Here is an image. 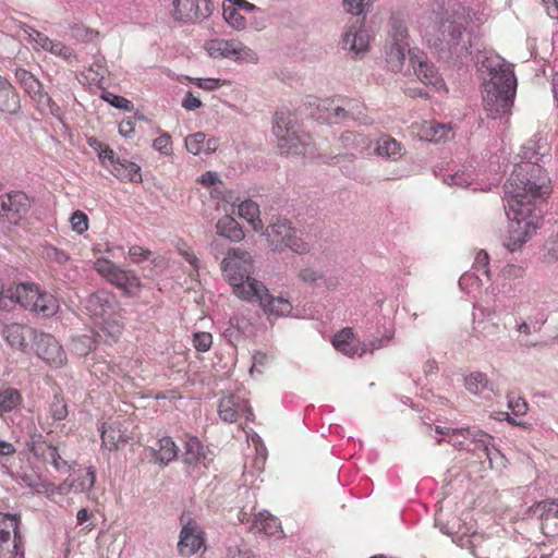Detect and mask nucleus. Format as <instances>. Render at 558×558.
<instances>
[{"label":"nucleus","instance_id":"f257e3e1","mask_svg":"<svg viewBox=\"0 0 558 558\" xmlns=\"http://www.w3.org/2000/svg\"><path fill=\"white\" fill-rule=\"evenodd\" d=\"M517 163L505 183V201L508 216L513 221L504 246L514 253L539 228L542 215L536 210V201L551 192L550 179L545 165L551 160L550 146L544 138L527 141L520 151Z\"/></svg>","mask_w":558,"mask_h":558},{"label":"nucleus","instance_id":"a878e982","mask_svg":"<svg viewBox=\"0 0 558 558\" xmlns=\"http://www.w3.org/2000/svg\"><path fill=\"white\" fill-rule=\"evenodd\" d=\"M332 344L336 350L352 356L357 353L359 347L355 343L354 335L351 328H344L333 336Z\"/></svg>","mask_w":558,"mask_h":558},{"label":"nucleus","instance_id":"b1692460","mask_svg":"<svg viewBox=\"0 0 558 558\" xmlns=\"http://www.w3.org/2000/svg\"><path fill=\"white\" fill-rule=\"evenodd\" d=\"M299 278L302 282L312 288L333 289L336 287L333 279L327 278L322 271L311 267L301 269Z\"/></svg>","mask_w":558,"mask_h":558},{"label":"nucleus","instance_id":"4468645a","mask_svg":"<svg viewBox=\"0 0 558 558\" xmlns=\"http://www.w3.org/2000/svg\"><path fill=\"white\" fill-rule=\"evenodd\" d=\"M240 413H243L247 421L254 420V413L245 399L234 393L225 395L220 399L218 414L223 422H236Z\"/></svg>","mask_w":558,"mask_h":558},{"label":"nucleus","instance_id":"bf43d9fd","mask_svg":"<svg viewBox=\"0 0 558 558\" xmlns=\"http://www.w3.org/2000/svg\"><path fill=\"white\" fill-rule=\"evenodd\" d=\"M50 414L54 421H62L68 416V407L63 399L54 396V399L50 404Z\"/></svg>","mask_w":558,"mask_h":558},{"label":"nucleus","instance_id":"6ab92c4d","mask_svg":"<svg viewBox=\"0 0 558 558\" xmlns=\"http://www.w3.org/2000/svg\"><path fill=\"white\" fill-rule=\"evenodd\" d=\"M40 289L32 282H22L16 286L9 287V295L15 296V303L21 304L26 310L34 312L36 300Z\"/></svg>","mask_w":558,"mask_h":558},{"label":"nucleus","instance_id":"423d86ee","mask_svg":"<svg viewBox=\"0 0 558 558\" xmlns=\"http://www.w3.org/2000/svg\"><path fill=\"white\" fill-rule=\"evenodd\" d=\"M264 234L274 251L282 252L288 248L300 255L310 251L308 244L298 235L296 229L287 218L277 217L268 225Z\"/></svg>","mask_w":558,"mask_h":558},{"label":"nucleus","instance_id":"338daca9","mask_svg":"<svg viewBox=\"0 0 558 558\" xmlns=\"http://www.w3.org/2000/svg\"><path fill=\"white\" fill-rule=\"evenodd\" d=\"M129 255L135 263L147 260L151 255V252L138 245H133L129 250Z\"/></svg>","mask_w":558,"mask_h":558},{"label":"nucleus","instance_id":"de8ad7c7","mask_svg":"<svg viewBox=\"0 0 558 558\" xmlns=\"http://www.w3.org/2000/svg\"><path fill=\"white\" fill-rule=\"evenodd\" d=\"M100 97L101 99L110 104L112 107L122 109L128 112L132 111L134 108L131 100L122 96L116 95L113 93H110L108 90H104Z\"/></svg>","mask_w":558,"mask_h":558},{"label":"nucleus","instance_id":"58836bf2","mask_svg":"<svg viewBox=\"0 0 558 558\" xmlns=\"http://www.w3.org/2000/svg\"><path fill=\"white\" fill-rule=\"evenodd\" d=\"M241 9L232 5H223L222 15L228 25L236 31H242L247 25V20L240 13Z\"/></svg>","mask_w":558,"mask_h":558},{"label":"nucleus","instance_id":"393cba45","mask_svg":"<svg viewBox=\"0 0 558 558\" xmlns=\"http://www.w3.org/2000/svg\"><path fill=\"white\" fill-rule=\"evenodd\" d=\"M251 529L258 533L274 536L280 531V522L269 512H259L254 517Z\"/></svg>","mask_w":558,"mask_h":558},{"label":"nucleus","instance_id":"9d476101","mask_svg":"<svg viewBox=\"0 0 558 558\" xmlns=\"http://www.w3.org/2000/svg\"><path fill=\"white\" fill-rule=\"evenodd\" d=\"M37 355L50 366L60 368L66 363V354L57 339L46 332L31 330Z\"/></svg>","mask_w":558,"mask_h":558},{"label":"nucleus","instance_id":"9b49d317","mask_svg":"<svg viewBox=\"0 0 558 558\" xmlns=\"http://www.w3.org/2000/svg\"><path fill=\"white\" fill-rule=\"evenodd\" d=\"M172 17L182 23H198L213 13L211 0H173Z\"/></svg>","mask_w":558,"mask_h":558},{"label":"nucleus","instance_id":"4c0bfd02","mask_svg":"<svg viewBox=\"0 0 558 558\" xmlns=\"http://www.w3.org/2000/svg\"><path fill=\"white\" fill-rule=\"evenodd\" d=\"M22 402L21 392L15 388H7L0 391V414L11 412Z\"/></svg>","mask_w":558,"mask_h":558},{"label":"nucleus","instance_id":"ddd939ff","mask_svg":"<svg viewBox=\"0 0 558 558\" xmlns=\"http://www.w3.org/2000/svg\"><path fill=\"white\" fill-rule=\"evenodd\" d=\"M205 49L211 58L230 59L233 61L246 60L252 50L236 40L211 39L205 44Z\"/></svg>","mask_w":558,"mask_h":558},{"label":"nucleus","instance_id":"774afa93","mask_svg":"<svg viewBox=\"0 0 558 558\" xmlns=\"http://www.w3.org/2000/svg\"><path fill=\"white\" fill-rule=\"evenodd\" d=\"M28 35H29L32 41L37 47H40L44 50H46V48L50 45L51 39L48 36H46L45 34H43L36 29L32 28V32L28 33Z\"/></svg>","mask_w":558,"mask_h":558},{"label":"nucleus","instance_id":"bb28decb","mask_svg":"<svg viewBox=\"0 0 558 558\" xmlns=\"http://www.w3.org/2000/svg\"><path fill=\"white\" fill-rule=\"evenodd\" d=\"M3 338L13 349L24 351L27 347L25 328L20 324L5 325L1 331Z\"/></svg>","mask_w":558,"mask_h":558},{"label":"nucleus","instance_id":"0eeeda50","mask_svg":"<svg viewBox=\"0 0 558 558\" xmlns=\"http://www.w3.org/2000/svg\"><path fill=\"white\" fill-rule=\"evenodd\" d=\"M238 291L243 295V301L257 302L268 318L289 316L293 310L290 300L281 295L275 296L270 294L268 288L263 282L255 283V286L247 290V293L243 292V289H238Z\"/></svg>","mask_w":558,"mask_h":558},{"label":"nucleus","instance_id":"052dcab7","mask_svg":"<svg viewBox=\"0 0 558 558\" xmlns=\"http://www.w3.org/2000/svg\"><path fill=\"white\" fill-rule=\"evenodd\" d=\"M213 344V336L209 332H196L193 336V345L199 352H206Z\"/></svg>","mask_w":558,"mask_h":558},{"label":"nucleus","instance_id":"6e6d98bb","mask_svg":"<svg viewBox=\"0 0 558 558\" xmlns=\"http://www.w3.org/2000/svg\"><path fill=\"white\" fill-rule=\"evenodd\" d=\"M46 51L50 53L61 57L64 60H71L74 57V51L72 48L65 46L60 41H54L51 39L50 45L46 48Z\"/></svg>","mask_w":558,"mask_h":558},{"label":"nucleus","instance_id":"49530a36","mask_svg":"<svg viewBox=\"0 0 558 558\" xmlns=\"http://www.w3.org/2000/svg\"><path fill=\"white\" fill-rule=\"evenodd\" d=\"M43 258L49 263L62 266L70 259V256L66 252L53 245H45L43 250Z\"/></svg>","mask_w":558,"mask_h":558},{"label":"nucleus","instance_id":"412c9836","mask_svg":"<svg viewBox=\"0 0 558 558\" xmlns=\"http://www.w3.org/2000/svg\"><path fill=\"white\" fill-rule=\"evenodd\" d=\"M21 109L20 96L13 85L0 76V111L16 114Z\"/></svg>","mask_w":558,"mask_h":558},{"label":"nucleus","instance_id":"0e129e2a","mask_svg":"<svg viewBox=\"0 0 558 558\" xmlns=\"http://www.w3.org/2000/svg\"><path fill=\"white\" fill-rule=\"evenodd\" d=\"M88 71L93 73L90 80L94 82L101 83L105 78L106 68H105V59L99 58L95 60L88 68Z\"/></svg>","mask_w":558,"mask_h":558},{"label":"nucleus","instance_id":"ea45409f","mask_svg":"<svg viewBox=\"0 0 558 558\" xmlns=\"http://www.w3.org/2000/svg\"><path fill=\"white\" fill-rule=\"evenodd\" d=\"M239 215L246 219L251 225H253V228L255 230H258V225H260V220L258 218L259 216V206L251 201V199H246V201H243L240 205H239Z\"/></svg>","mask_w":558,"mask_h":558},{"label":"nucleus","instance_id":"aec40b11","mask_svg":"<svg viewBox=\"0 0 558 558\" xmlns=\"http://www.w3.org/2000/svg\"><path fill=\"white\" fill-rule=\"evenodd\" d=\"M183 461L186 464L198 465L203 464L207 468L211 458L208 456L207 450L196 437H190L184 444Z\"/></svg>","mask_w":558,"mask_h":558},{"label":"nucleus","instance_id":"7ed1b4c3","mask_svg":"<svg viewBox=\"0 0 558 558\" xmlns=\"http://www.w3.org/2000/svg\"><path fill=\"white\" fill-rule=\"evenodd\" d=\"M465 27L451 14L428 16L421 23V32L428 47L439 59H464L471 54L470 40L464 35Z\"/></svg>","mask_w":558,"mask_h":558},{"label":"nucleus","instance_id":"37998d69","mask_svg":"<svg viewBox=\"0 0 558 558\" xmlns=\"http://www.w3.org/2000/svg\"><path fill=\"white\" fill-rule=\"evenodd\" d=\"M342 99H343L344 106L347 108V113L349 114V117L352 121L360 122L363 124L368 123L367 118L364 114L365 107L363 104H361L359 100L352 99V98H342Z\"/></svg>","mask_w":558,"mask_h":558},{"label":"nucleus","instance_id":"c03bdc74","mask_svg":"<svg viewBox=\"0 0 558 558\" xmlns=\"http://www.w3.org/2000/svg\"><path fill=\"white\" fill-rule=\"evenodd\" d=\"M73 486L75 493L89 492L96 482V474L93 468H88L83 476L73 477Z\"/></svg>","mask_w":558,"mask_h":558},{"label":"nucleus","instance_id":"680f3d73","mask_svg":"<svg viewBox=\"0 0 558 558\" xmlns=\"http://www.w3.org/2000/svg\"><path fill=\"white\" fill-rule=\"evenodd\" d=\"M153 147L163 155H170L172 153L171 136L168 133H162L154 140Z\"/></svg>","mask_w":558,"mask_h":558},{"label":"nucleus","instance_id":"69168bd1","mask_svg":"<svg viewBox=\"0 0 558 558\" xmlns=\"http://www.w3.org/2000/svg\"><path fill=\"white\" fill-rule=\"evenodd\" d=\"M192 82L197 87L205 89V90H215L222 85V83L219 78H210V77H207V78L196 77V78H192Z\"/></svg>","mask_w":558,"mask_h":558},{"label":"nucleus","instance_id":"864d4df0","mask_svg":"<svg viewBox=\"0 0 558 558\" xmlns=\"http://www.w3.org/2000/svg\"><path fill=\"white\" fill-rule=\"evenodd\" d=\"M205 144V133L196 132L194 134L189 135L185 138V147L189 153L193 155H198L203 150V145Z\"/></svg>","mask_w":558,"mask_h":558},{"label":"nucleus","instance_id":"cd10ccee","mask_svg":"<svg viewBox=\"0 0 558 558\" xmlns=\"http://www.w3.org/2000/svg\"><path fill=\"white\" fill-rule=\"evenodd\" d=\"M377 155L397 160L403 155V148L401 144L390 135L381 136L376 144L375 148Z\"/></svg>","mask_w":558,"mask_h":558},{"label":"nucleus","instance_id":"f704fd0d","mask_svg":"<svg viewBox=\"0 0 558 558\" xmlns=\"http://www.w3.org/2000/svg\"><path fill=\"white\" fill-rule=\"evenodd\" d=\"M36 104L37 108L41 113H49L53 117L60 118L61 109L49 96L48 93L44 92V88H39L36 95L29 96Z\"/></svg>","mask_w":558,"mask_h":558},{"label":"nucleus","instance_id":"f03ea898","mask_svg":"<svg viewBox=\"0 0 558 558\" xmlns=\"http://www.w3.org/2000/svg\"><path fill=\"white\" fill-rule=\"evenodd\" d=\"M480 72L484 81L483 106L487 117L508 119L517 93L513 65L498 54H490L481 61Z\"/></svg>","mask_w":558,"mask_h":558},{"label":"nucleus","instance_id":"09e8293b","mask_svg":"<svg viewBox=\"0 0 558 558\" xmlns=\"http://www.w3.org/2000/svg\"><path fill=\"white\" fill-rule=\"evenodd\" d=\"M361 39V34L357 33L354 27H350L345 31V33L342 35L341 44L343 49H349L351 51H354L355 53H359L363 51L362 46H357V40Z\"/></svg>","mask_w":558,"mask_h":558},{"label":"nucleus","instance_id":"c9c22d12","mask_svg":"<svg viewBox=\"0 0 558 558\" xmlns=\"http://www.w3.org/2000/svg\"><path fill=\"white\" fill-rule=\"evenodd\" d=\"M156 458L163 464H168L178 456V447L171 437H162L157 442Z\"/></svg>","mask_w":558,"mask_h":558},{"label":"nucleus","instance_id":"603ef678","mask_svg":"<svg viewBox=\"0 0 558 558\" xmlns=\"http://www.w3.org/2000/svg\"><path fill=\"white\" fill-rule=\"evenodd\" d=\"M508 408L511 410L513 415L521 416L526 414L529 407L526 401L514 392H510L507 396Z\"/></svg>","mask_w":558,"mask_h":558},{"label":"nucleus","instance_id":"2f4dec72","mask_svg":"<svg viewBox=\"0 0 558 558\" xmlns=\"http://www.w3.org/2000/svg\"><path fill=\"white\" fill-rule=\"evenodd\" d=\"M15 78L28 96L36 95L43 87L41 82L33 73L22 68L15 69Z\"/></svg>","mask_w":558,"mask_h":558},{"label":"nucleus","instance_id":"13d9d810","mask_svg":"<svg viewBox=\"0 0 558 558\" xmlns=\"http://www.w3.org/2000/svg\"><path fill=\"white\" fill-rule=\"evenodd\" d=\"M72 229L78 234L84 233L88 229V217L85 213L76 210L70 218Z\"/></svg>","mask_w":558,"mask_h":558},{"label":"nucleus","instance_id":"a18cd8bd","mask_svg":"<svg viewBox=\"0 0 558 558\" xmlns=\"http://www.w3.org/2000/svg\"><path fill=\"white\" fill-rule=\"evenodd\" d=\"M95 343L92 336L82 335L73 339L72 350L78 356H86L95 348Z\"/></svg>","mask_w":558,"mask_h":558},{"label":"nucleus","instance_id":"dca6fc26","mask_svg":"<svg viewBox=\"0 0 558 558\" xmlns=\"http://www.w3.org/2000/svg\"><path fill=\"white\" fill-rule=\"evenodd\" d=\"M86 310L92 316L102 319L109 316H116L120 311V305L112 293L106 290H99L88 296Z\"/></svg>","mask_w":558,"mask_h":558},{"label":"nucleus","instance_id":"5fc2aeb1","mask_svg":"<svg viewBox=\"0 0 558 558\" xmlns=\"http://www.w3.org/2000/svg\"><path fill=\"white\" fill-rule=\"evenodd\" d=\"M444 182L448 185L460 187L469 186L472 182V175L465 171H458L444 177Z\"/></svg>","mask_w":558,"mask_h":558},{"label":"nucleus","instance_id":"f8f14e48","mask_svg":"<svg viewBox=\"0 0 558 558\" xmlns=\"http://www.w3.org/2000/svg\"><path fill=\"white\" fill-rule=\"evenodd\" d=\"M182 529L177 545L182 557H190L197 553L205 543V533L199 524L192 518L182 515L180 519Z\"/></svg>","mask_w":558,"mask_h":558},{"label":"nucleus","instance_id":"a211bd4d","mask_svg":"<svg viewBox=\"0 0 558 558\" xmlns=\"http://www.w3.org/2000/svg\"><path fill=\"white\" fill-rule=\"evenodd\" d=\"M318 120L327 124H338L350 121L343 99L341 97L323 100L317 105Z\"/></svg>","mask_w":558,"mask_h":558},{"label":"nucleus","instance_id":"39448f33","mask_svg":"<svg viewBox=\"0 0 558 558\" xmlns=\"http://www.w3.org/2000/svg\"><path fill=\"white\" fill-rule=\"evenodd\" d=\"M274 134L278 140L281 155H305L310 145V136L301 131L290 112H277Z\"/></svg>","mask_w":558,"mask_h":558},{"label":"nucleus","instance_id":"e2e57ef3","mask_svg":"<svg viewBox=\"0 0 558 558\" xmlns=\"http://www.w3.org/2000/svg\"><path fill=\"white\" fill-rule=\"evenodd\" d=\"M41 434L34 433L31 434L28 439L26 440V447L35 456L41 454V452L46 449V446L48 445L45 441H41Z\"/></svg>","mask_w":558,"mask_h":558},{"label":"nucleus","instance_id":"a19ab883","mask_svg":"<svg viewBox=\"0 0 558 558\" xmlns=\"http://www.w3.org/2000/svg\"><path fill=\"white\" fill-rule=\"evenodd\" d=\"M99 329L108 340L116 341L122 333L123 324L116 316H109L101 319Z\"/></svg>","mask_w":558,"mask_h":558},{"label":"nucleus","instance_id":"473e14b6","mask_svg":"<svg viewBox=\"0 0 558 558\" xmlns=\"http://www.w3.org/2000/svg\"><path fill=\"white\" fill-rule=\"evenodd\" d=\"M389 27L390 44H403L404 46H409L408 27L401 17L397 15L390 16Z\"/></svg>","mask_w":558,"mask_h":558},{"label":"nucleus","instance_id":"3c124183","mask_svg":"<svg viewBox=\"0 0 558 558\" xmlns=\"http://www.w3.org/2000/svg\"><path fill=\"white\" fill-rule=\"evenodd\" d=\"M45 460L50 462L56 470H61L62 466L68 465V462L61 458L58 448L51 444L46 446V449L41 452Z\"/></svg>","mask_w":558,"mask_h":558},{"label":"nucleus","instance_id":"5701e85b","mask_svg":"<svg viewBox=\"0 0 558 558\" xmlns=\"http://www.w3.org/2000/svg\"><path fill=\"white\" fill-rule=\"evenodd\" d=\"M217 234L232 242H240L244 238L241 225L231 216L221 217L216 223Z\"/></svg>","mask_w":558,"mask_h":558},{"label":"nucleus","instance_id":"8fccbe9b","mask_svg":"<svg viewBox=\"0 0 558 558\" xmlns=\"http://www.w3.org/2000/svg\"><path fill=\"white\" fill-rule=\"evenodd\" d=\"M536 508L541 511V519H558V499H546L537 504Z\"/></svg>","mask_w":558,"mask_h":558},{"label":"nucleus","instance_id":"2eb2a0df","mask_svg":"<svg viewBox=\"0 0 558 558\" xmlns=\"http://www.w3.org/2000/svg\"><path fill=\"white\" fill-rule=\"evenodd\" d=\"M409 60L414 70V74L425 85H432L436 88L444 86V81L435 66L428 62L425 53L418 49L409 50Z\"/></svg>","mask_w":558,"mask_h":558},{"label":"nucleus","instance_id":"f3484780","mask_svg":"<svg viewBox=\"0 0 558 558\" xmlns=\"http://www.w3.org/2000/svg\"><path fill=\"white\" fill-rule=\"evenodd\" d=\"M0 207L4 210L8 222L17 223L28 211L31 202L24 192L15 191L0 196Z\"/></svg>","mask_w":558,"mask_h":558},{"label":"nucleus","instance_id":"79ce46f5","mask_svg":"<svg viewBox=\"0 0 558 558\" xmlns=\"http://www.w3.org/2000/svg\"><path fill=\"white\" fill-rule=\"evenodd\" d=\"M459 434L462 435L464 438L470 439L472 442L480 444V446L483 447V451L488 450V445H493L495 441V438L481 430V429H471V428H459Z\"/></svg>","mask_w":558,"mask_h":558},{"label":"nucleus","instance_id":"7c9ffc66","mask_svg":"<svg viewBox=\"0 0 558 558\" xmlns=\"http://www.w3.org/2000/svg\"><path fill=\"white\" fill-rule=\"evenodd\" d=\"M59 308L57 299L49 292L41 291L36 300L34 312L43 317H50L57 313Z\"/></svg>","mask_w":558,"mask_h":558},{"label":"nucleus","instance_id":"c756f323","mask_svg":"<svg viewBox=\"0 0 558 558\" xmlns=\"http://www.w3.org/2000/svg\"><path fill=\"white\" fill-rule=\"evenodd\" d=\"M339 141L343 148L354 149L361 154L367 150L371 145V140L367 136L351 131L343 132Z\"/></svg>","mask_w":558,"mask_h":558},{"label":"nucleus","instance_id":"4be33fe9","mask_svg":"<svg viewBox=\"0 0 558 558\" xmlns=\"http://www.w3.org/2000/svg\"><path fill=\"white\" fill-rule=\"evenodd\" d=\"M102 445L109 450L119 449L126 442V436L119 423H104L101 426Z\"/></svg>","mask_w":558,"mask_h":558},{"label":"nucleus","instance_id":"72a5a7b5","mask_svg":"<svg viewBox=\"0 0 558 558\" xmlns=\"http://www.w3.org/2000/svg\"><path fill=\"white\" fill-rule=\"evenodd\" d=\"M411 50L409 46L403 44H389L386 50L387 62L393 72L401 70L405 59V52Z\"/></svg>","mask_w":558,"mask_h":558},{"label":"nucleus","instance_id":"20e7f679","mask_svg":"<svg viewBox=\"0 0 558 558\" xmlns=\"http://www.w3.org/2000/svg\"><path fill=\"white\" fill-rule=\"evenodd\" d=\"M220 268L233 293L241 300L243 295L238 289L247 293L251 287L262 282L251 277L254 270L253 257L241 248H228V255L221 260Z\"/></svg>","mask_w":558,"mask_h":558},{"label":"nucleus","instance_id":"e433bc0d","mask_svg":"<svg viewBox=\"0 0 558 558\" xmlns=\"http://www.w3.org/2000/svg\"><path fill=\"white\" fill-rule=\"evenodd\" d=\"M465 388L473 395H480L484 390H493L489 380L484 373L474 372L471 373L464 379Z\"/></svg>","mask_w":558,"mask_h":558},{"label":"nucleus","instance_id":"c85d7f7f","mask_svg":"<svg viewBox=\"0 0 558 558\" xmlns=\"http://www.w3.org/2000/svg\"><path fill=\"white\" fill-rule=\"evenodd\" d=\"M112 174L120 180L137 182L141 180V167L128 159H117Z\"/></svg>","mask_w":558,"mask_h":558},{"label":"nucleus","instance_id":"1a4fd4ad","mask_svg":"<svg viewBox=\"0 0 558 558\" xmlns=\"http://www.w3.org/2000/svg\"><path fill=\"white\" fill-rule=\"evenodd\" d=\"M95 269L129 296L136 295L141 290V280L133 271L124 270L109 259H97L95 262Z\"/></svg>","mask_w":558,"mask_h":558},{"label":"nucleus","instance_id":"4d7b16f0","mask_svg":"<svg viewBox=\"0 0 558 558\" xmlns=\"http://www.w3.org/2000/svg\"><path fill=\"white\" fill-rule=\"evenodd\" d=\"M373 3V0H342L343 10L353 15L363 13L365 7Z\"/></svg>","mask_w":558,"mask_h":558},{"label":"nucleus","instance_id":"6e6552de","mask_svg":"<svg viewBox=\"0 0 558 558\" xmlns=\"http://www.w3.org/2000/svg\"><path fill=\"white\" fill-rule=\"evenodd\" d=\"M19 523L17 515L0 513V558L23 557L24 542Z\"/></svg>","mask_w":558,"mask_h":558}]
</instances>
